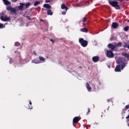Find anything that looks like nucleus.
<instances>
[{
	"instance_id": "f257e3e1",
	"label": "nucleus",
	"mask_w": 129,
	"mask_h": 129,
	"mask_svg": "<svg viewBox=\"0 0 129 129\" xmlns=\"http://www.w3.org/2000/svg\"><path fill=\"white\" fill-rule=\"evenodd\" d=\"M108 3L111 7L114 8L116 10H120V7L118 5V2L117 1H111V0H108Z\"/></svg>"
},
{
	"instance_id": "f03ea898",
	"label": "nucleus",
	"mask_w": 129,
	"mask_h": 129,
	"mask_svg": "<svg viewBox=\"0 0 129 129\" xmlns=\"http://www.w3.org/2000/svg\"><path fill=\"white\" fill-rule=\"evenodd\" d=\"M0 19L1 21L3 22H7V21H11V18L8 17V15H6L5 13H2L0 14Z\"/></svg>"
},
{
	"instance_id": "7ed1b4c3",
	"label": "nucleus",
	"mask_w": 129,
	"mask_h": 129,
	"mask_svg": "<svg viewBox=\"0 0 129 129\" xmlns=\"http://www.w3.org/2000/svg\"><path fill=\"white\" fill-rule=\"evenodd\" d=\"M79 41V43H81V45L82 46V47H86L87 45H88V41H87V40H84L83 38H80Z\"/></svg>"
},
{
	"instance_id": "20e7f679",
	"label": "nucleus",
	"mask_w": 129,
	"mask_h": 129,
	"mask_svg": "<svg viewBox=\"0 0 129 129\" xmlns=\"http://www.w3.org/2000/svg\"><path fill=\"white\" fill-rule=\"evenodd\" d=\"M7 10L10 12L11 14H14V15H16L17 14V10L16 9L12 7L11 6H7Z\"/></svg>"
},
{
	"instance_id": "39448f33",
	"label": "nucleus",
	"mask_w": 129,
	"mask_h": 129,
	"mask_svg": "<svg viewBox=\"0 0 129 129\" xmlns=\"http://www.w3.org/2000/svg\"><path fill=\"white\" fill-rule=\"evenodd\" d=\"M106 54L108 58H113V56H114L113 52L110 50H108Z\"/></svg>"
},
{
	"instance_id": "423d86ee",
	"label": "nucleus",
	"mask_w": 129,
	"mask_h": 129,
	"mask_svg": "<svg viewBox=\"0 0 129 129\" xmlns=\"http://www.w3.org/2000/svg\"><path fill=\"white\" fill-rule=\"evenodd\" d=\"M108 48L109 49H111V50H114L116 48L115 46V43H109L108 45Z\"/></svg>"
},
{
	"instance_id": "0eeeda50",
	"label": "nucleus",
	"mask_w": 129,
	"mask_h": 129,
	"mask_svg": "<svg viewBox=\"0 0 129 129\" xmlns=\"http://www.w3.org/2000/svg\"><path fill=\"white\" fill-rule=\"evenodd\" d=\"M80 119H81V117L76 116L74 118L73 121L74 122H75L76 123H77V122H78V121H79V120H80Z\"/></svg>"
},
{
	"instance_id": "6e6552de",
	"label": "nucleus",
	"mask_w": 129,
	"mask_h": 129,
	"mask_svg": "<svg viewBox=\"0 0 129 129\" xmlns=\"http://www.w3.org/2000/svg\"><path fill=\"white\" fill-rule=\"evenodd\" d=\"M92 61L95 63H96V62H98V61H99V56H93L92 57Z\"/></svg>"
},
{
	"instance_id": "1a4fd4ad",
	"label": "nucleus",
	"mask_w": 129,
	"mask_h": 129,
	"mask_svg": "<svg viewBox=\"0 0 129 129\" xmlns=\"http://www.w3.org/2000/svg\"><path fill=\"white\" fill-rule=\"evenodd\" d=\"M115 72H121V70H120V65L118 64L115 68Z\"/></svg>"
},
{
	"instance_id": "9d476101",
	"label": "nucleus",
	"mask_w": 129,
	"mask_h": 129,
	"mask_svg": "<svg viewBox=\"0 0 129 129\" xmlns=\"http://www.w3.org/2000/svg\"><path fill=\"white\" fill-rule=\"evenodd\" d=\"M113 29H117L118 28V24L116 22H113L111 25Z\"/></svg>"
},
{
	"instance_id": "9b49d317",
	"label": "nucleus",
	"mask_w": 129,
	"mask_h": 129,
	"mask_svg": "<svg viewBox=\"0 0 129 129\" xmlns=\"http://www.w3.org/2000/svg\"><path fill=\"white\" fill-rule=\"evenodd\" d=\"M61 10H65L66 11H68V7L66 6L65 4H62L61 6Z\"/></svg>"
},
{
	"instance_id": "f8f14e48",
	"label": "nucleus",
	"mask_w": 129,
	"mask_h": 129,
	"mask_svg": "<svg viewBox=\"0 0 129 129\" xmlns=\"http://www.w3.org/2000/svg\"><path fill=\"white\" fill-rule=\"evenodd\" d=\"M20 6H19L18 9L20 10V11H22L23 9H24V7H25V4L23 3H20Z\"/></svg>"
},
{
	"instance_id": "ddd939ff",
	"label": "nucleus",
	"mask_w": 129,
	"mask_h": 129,
	"mask_svg": "<svg viewBox=\"0 0 129 129\" xmlns=\"http://www.w3.org/2000/svg\"><path fill=\"white\" fill-rule=\"evenodd\" d=\"M3 3H4L6 6H10L11 5V2H9L8 0H3Z\"/></svg>"
},
{
	"instance_id": "4468645a",
	"label": "nucleus",
	"mask_w": 129,
	"mask_h": 129,
	"mask_svg": "<svg viewBox=\"0 0 129 129\" xmlns=\"http://www.w3.org/2000/svg\"><path fill=\"white\" fill-rule=\"evenodd\" d=\"M43 8L50 10L51 9V6H50L49 4H44Z\"/></svg>"
},
{
	"instance_id": "2eb2a0df",
	"label": "nucleus",
	"mask_w": 129,
	"mask_h": 129,
	"mask_svg": "<svg viewBox=\"0 0 129 129\" xmlns=\"http://www.w3.org/2000/svg\"><path fill=\"white\" fill-rule=\"evenodd\" d=\"M122 56H124L125 58H127V60L129 59V54L128 53H124L122 54Z\"/></svg>"
},
{
	"instance_id": "dca6fc26",
	"label": "nucleus",
	"mask_w": 129,
	"mask_h": 129,
	"mask_svg": "<svg viewBox=\"0 0 129 129\" xmlns=\"http://www.w3.org/2000/svg\"><path fill=\"white\" fill-rule=\"evenodd\" d=\"M122 43L121 42H118L117 43H115V45L116 48H117L118 47H121Z\"/></svg>"
},
{
	"instance_id": "f3484780",
	"label": "nucleus",
	"mask_w": 129,
	"mask_h": 129,
	"mask_svg": "<svg viewBox=\"0 0 129 129\" xmlns=\"http://www.w3.org/2000/svg\"><path fill=\"white\" fill-rule=\"evenodd\" d=\"M81 32H83L84 33H87L88 32V30L85 28H82L81 29Z\"/></svg>"
},
{
	"instance_id": "a211bd4d",
	"label": "nucleus",
	"mask_w": 129,
	"mask_h": 129,
	"mask_svg": "<svg viewBox=\"0 0 129 129\" xmlns=\"http://www.w3.org/2000/svg\"><path fill=\"white\" fill-rule=\"evenodd\" d=\"M86 84H87V86H86L87 89L89 91H90V90H91V87L90 86V85L88 83H87Z\"/></svg>"
},
{
	"instance_id": "6ab92c4d",
	"label": "nucleus",
	"mask_w": 129,
	"mask_h": 129,
	"mask_svg": "<svg viewBox=\"0 0 129 129\" xmlns=\"http://www.w3.org/2000/svg\"><path fill=\"white\" fill-rule=\"evenodd\" d=\"M47 14L48 16H52V15H53V12H52V11L49 10H47Z\"/></svg>"
},
{
	"instance_id": "aec40b11",
	"label": "nucleus",
	"mask_w": 129,
	"mask_h": 129,
	"mask_svg": "<svg viewBox=\"0 0 129 129\" xmlns=\"http://www.w3.org/2000/svg\"><path fill=\"white\" fill-rule=\"evenodd\" d=\"M39 59L40 61H42L43 62H45V58L42 56H39Z\"/></svg>"
},
{
	"instance_id": "412c9836",
	"label": "nucleus",
	"mask_w": 129,
	"mask_h": 129,
	"mask_svg": "<svg viewBox=\"0 0 129 129\" xmlns=\"http://www.w3.org/2000/svg\"><path fill=\"white\" fill-rule=\"evenodd\" d=\"M29 104L30 105L29 106V109H32L33 108V107H32V102L31 100H29Z\"/></svg>"
},
{
	"instance_id": "4be33fe9",
	"label": "nucleus",
	"mask_w": 129,
	"mask_h": 129,
	"mask_svg": "<svg viewBox=\"0 0 129 129\" xmlns=\"http://www.w3.org/2000/svg\"><path fill=\"white\" fill-rule=\"evenodd\" d=\"M30 3H28L27 4H24V6H25V8H26V9H28V8H29V7H30Z\"/></svg>"
},
{
	"instance_id": "5701e85b",
	"label": "nucleus",
	"mask_w": 129,
	"mask_h": 129,
	"mask_svg": "<svg viewBox=\"0 0 129 129\" xmlns=\"http://www.w3.org/2000/svg\"><path fill=\"white\" fill-rule=\"evenodd\" d=\"M124 67H125V63H123L122 64H121V70H123V68H124Z\"/></svg>"
},
{
	"instance_id": "b1692460",
	"label": "nucleus",
	"mask_w": 129,
	"mask_h": 129,
	"mask_svg": "<svg viewBox=\"0 0 129 129\" xmlns=\"http://www.w3.org/2000/svg\"><path fill=\"white\" fill-rule=\"evenodd\" d=\"M128 29H129V27L126 26L124 28V31H125V32H127V31H128Z\"/></svg>"
},
{
	"instance_id": "393cba45",
	"label": "nucleus",
	"mask_w": 129,
	"mask_h": 129,
	"mask_svg": "<svg viewBox=\"0 0 129 129\" xmlns=\"http://www.w3.org/2000/svg\"><path fill=\"white\" fill-rule=\"evenodd\" d=\"M128 45V44L126 42H125L124 43L123 48H127Z\"/></svg>"
},
{
	"instance_id": "a878e982",
	"label": "nucleus",
	"mask_w": 129,
	"mask_h": 129,
	"mask_svg": "<svg viewBox=\"0 0 129 129\" xmlns=\"http://www.w3.org/2000/svg\"><path fill=\"white\" fill-rule=\"evenodd\" d=\"M38 5H40V2H39V1L36 2L34 3V6H38Z\"/></svg>"
},
{
	"instance_id": "bb28decb",
	"label": "nucleus",
	"mask_w": 129,
	"mask_h": 129,
	"mask_svg": "<svg viewBox=\"0 0 129 129\" xmlns=\"http://www.w3.org/2000/svg\"><path fill=\"white\" fill-rule=\"evenodd\" d=\"M19 45H20V43L19 42H15V46H16V47H19Z\"/></svg>"
},
{
	"instance_id": "cd10ccee",
	"label": "nucleus",
	"mask_w": 129,
	"mask_h": 129,
	"mask_svg": "<svg viewBox=\"0 0 129 129\" xmlns=\"http://www.w3.org/2000/svg\"><path fill=\"white\" fill-rule=\"evenodd\" d=\"M4 28H5L4 24L0 23V29H4Z\"/></svg>"
},
{
	"instance_id": "c85d7f7f",
	"label": "nucleus",
	"mask_w": 129,
	"mask_h": 129,
	"mask_svg": "<svg viewBox=\"0 0 129 129\" xmlns=\"http://www.w3.org/2000/svg\"><path fill=\"white\" fill-rule=\"evenodd\" d=\"M14 62H15V60H14V59H10V64H12V63H14Z\"/></svg>"
},
{
	"instance_id": "c756f323",
	"label": "nucleus",
	"mask_w": 129,
	"mask_h": 129,
	"mask_svg": "<svg viewBox=\"0 0 129 129\" xmlns=\"http://www.w3.org/2000/svg\"><path fill=\"white\" fill-rule=\"evenodd\" d=\"M89 113H90V109L89 108H88V112H87V115H88V114H89Z\"/></svg>"
},
{
	"instance_id": "7c9ffc66",
	"label": "nucleus",
	"mask_w": 129,
	"mask_h": 129,
	"mask_svg": "<svg viewBox=\"0 0 129 129\" xmlns=\"http://www.w3.org/2000/svg\"><path fill=\"white\" fill-rule=\"evenodd\" d=\"M125 109H126V110H127V109H129V104L125 106Z\"/></svg>"
},
{
	"instance_id": "2f4dec72",
	"label": "nucleus",
	"mask_w": 129,
	"mask_h": 129,
	"mask_svg": "<svg viewBox=\"0 0 129 129\" xmlns=\"http://www.w3.org/2000/svg\"><path fill=\"white\" fill-rule=\"evenodd\" d=\"M66 13H67V11L65 10L64 11H62L61 14L62 15H66Z\"/></svg>"
},
{
	"instance_id": "473e14b6",
	"label": "nucleus",
	"mask_w": 129,
	"mask_h": 129,
	"mask_svg": "<svg viewBox=\"0 0 129 129\" xmlns=\"http://www.w3.org/2000/svg\"><path fill=\"white\" fill-rule=\"evenodd\" d=\"M83 22H86V17L83 18Z\"/></svg>"
},
{
	"instance_id": "72a5a7b5",
	"label": "nucleus",
	"mask_w": 129,
	"mask_h": 129,
	"mask_svg": "<svg viewBox=\"0 0 129 129\" xmlns=\"http://www.w3.org/2000/svg\"><path fill=\"white\" fill-rule=\"evenodd\" d=\"M26 18L27 20H31V17H30V16H27Z\"/></svg>"
},
{
	"instance_id": "f704fd0d",
	"label": "nucleus",
	"mask_w": 129,
	"mask_h": 129,
	"mask_svg": "<svg viewBox=\"0 0 129 129\" xmlns=\"http://www.w3.org/2000/svg\"><path fill=\"white\" fill-rule=\"evenodd\" d=\"M110 101H112L111 99H108V100H107V102H110Z\"/></svg>"
},
{
	"instance_id": "c9c22d12",
	"label": "nucleus",
	"mask_w": 129,
	"mask_h": 129,
	"mask_svg": "<svg viewBox=\"0 0 129 129\" xmlns=\"http://www.w3.org/2000/svg\"><path fill=\"white\" fill-rule=\"evenodd\" d=\"M75 123H75V122H74L73 121V125L74 126H75Z\"/></svg>"
},
{
	"instance_id": "e433bc0d",
	"label": "nucleus",
	"mask_w": 129,
	"mask_h": 129,
	"mask_svg": "<svg viewBox=\"0 0 129 129\" xmlns=\"http://www.w3.org/2000/svg\"><path fill=\"white\" fill-rule=\"evenodd\" d=\"M50 0H46V3H50Z\"/></svg>"
},
{
	"instance_id": "4c0bfd02",
	"label": "nucleus",
	"mask_w": 129,
	"mask_h": 129,
	"mask_svg": "<svg viewBox=\"0 0 129 129\" xmlns=\"http://www.w3.org/2000/svg\"><path fill=\"white\" fill-rule=\"evenodd\" d=\"M50 41H51V42H52V43H54V40L53 39H50Z\"/></svg>"
},
{
	"instance_id": "58836bf2",
	"label": "nucleus",
	"mask_w": 129,
	"mask_h": 129,
	"mask_svg": "<svg viewBox=\"0 0 129 129\" xmlns=\"http://www.w3.org/2000/svg\"><path fill=\"white\" fill-rule=\"evenodd\" d=\"M40 22H44V20L43 19H40Z\"/></svg>"
},
{
	"instance_id": "ea45409f",
	"label": "nucleus",
	"mask_w": 129,
	"mask_h": 129,
	"mask_svg": "<svg viewBox=\"0 0 129 129\" xmlns=\"http://www.w3.org/2000/svg\"><path fill=\"white\" fill-rule=\"evenodd\" d=\"M119 2H120V3H122V2H123V0H119Z\"/></svg>"
},
{
	"instance_id": "a19ab883",
	"label": "nucleus",
	"mask_w": 129,
	"mask_h": 129,
	"mask_svg": "<svg viewBox=\"0 0 129 129\" xmlns=\"http://www.w3.org/2000/svg\"><path fill=\"white\" fill-rule=\"evenodd\" d=\"M127 49H129V44H128V45H127Z\"/></svg>"
},
{
	"instance_id": "79ce46f5",
	"label": "nucleus",
	"mask_w": 129,
	"mask_h": 129,
	"mask_svg": "<svg viewBox=\"0 0 129 129\" xmlns=\"http://www.w3.org/2000/svg\"><path fill=\"white\" fill-rule=\"evenodd\" d=\"M117 64H119V62L118 61H117Z\"/></svg>"
},
{
	"instance_id": "37998d69",
	"label": "nucleus",
	"mask_w": 129,
	"mask_h": 129,
	"mask_svg": "<svg viewBox=\"0 0 129 129\" xmlns=\"http://www.w3.org/2000/svg\"><path fill=\"white\" fill-rule=\"evenodd\" d=\"M79 68L81 69V68H82V67H79Z\"/></svg>"
},
{
	"instance_id": "c03bdc74",
	"label": "nucleus",
	"mask_w": 129,
	"mask_h": 129,
	"mask_svg": "<svg viewBox=\"0 0 129 129\" xmlns=\"http://www.w3.org/2000/svg\"><path fill=\"white\" fill-rule=\"evenodd\" d=\"M127 125H128V126H129V123H128V124H127Z\"/></svg>"
},
{
	"instance_id": "a18cd8bd",
	"label": "nucleus",
	"mask_w": 129,
	"mask_h": 129,
	"mask_svg": "<svg viewBox=\"0 0 129 129\" xmlns=\"http://www.w3.org/2000/svg\"><path fill=\"white\" fill-rule=\"evenodd\" d=\"M15 2H17V0H15Z\"/></svg>"
},
{
	"instance_id": "49530a36",
	"label": "nucleus",
	"mask_w": 129,
	"mask_h": 129,
	"mask_svg": "<svg viewBox=\"0 0 129 129\" xmlns=\"http://www.w3.org/2000/svg\"><path fill=\"white\" fill-rule=\"evenodd\" d=\"M19 56H20V53H19Z\"/></svg>"
},
{
	"instance_id": "de8ad7c7",
	"label": "nucleus",
	"mask_w": 129,
	"mask_h": 129,
	"mask_svg": "<svg viewBox=\"0 0 129 129\" xmlns=\"http://www.w3.org/2000/svg\"><path fill=\"white\" fill-rule=\"evenodd\" d=\"M15 53H17V51H15Z\"/></svg>"
},
{
	"instance_id": "09e8293b",
	"label": "nucleus",
	"mask_w": 129,
	"mask_h": 129,
	"mask_svg": "<svg viewBox=\"0 0 129 129\" xmlns=\"http://www.w3.org/2000/svg\"><path fill=\"white\" fill-rule=\"evenodd\" d=\"M128 22H129V20H128Z\"/></svg>"
}]
</instances>
